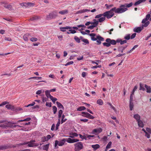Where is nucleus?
I'll return each instance as SVG.
<instances>
[{
  "label": "nucleus",
  "mask_w": 151,
  "mask_h": 151,
  "mask_svg": "<svg viewBox=\"0 0 151 151\" xmlns=\"http://www.w3.org/2000/svg\"><path fill=\"white\" fill-rule=\"evenodd\" d=\"M70 135L69 137L72 138H74L75 137H77L78 136V134L76 133L71 132L69 134Z\"/></svg>",
  "instance_id": "a211bd4d"
},
{
  "label": "nucleus",
  "mask_w": 151,
  "mask_h": 151,
  "mask_svg": "<svg viewBox=\"0 0 151 151\" xmlns=\"http://www.w3.org/2000/svg\"><path fill=\"white\" fill-rule=\"evenodd\" d=\"M49 144H46L43 146V150H47L49 149Z\"/></svg>",
  "instance_id": "c85d7f7f"
},
{
  "label": "nucleus",
  "mask_w": 151,
  "mask_h": 151,
  "mask_svg": "<svg viewBox=\"0 0 151 151\" xmlns=\"http://www.w3.org/2000/svg\"><path fill=\"white\" fill-rule=\"evenodd\" d=\"M81 114L82 116L85 117L88 119H92L94 118L93 116L87 112H83Z\"/></svg>",
  "instance_id": "0eeeda50"
},
{
  "label": "nucleus",
  "mask_w": 151,
  "mask_h": 151,
  "mask_svg": "<svg viewBox=\"0 0 151 151\" xmlns=\"http://www.w3.org/2000/svg\"><path fill=\"white\" fill-rule=\"evenodd\" d=\"M51 138V135L50 134L48 135L47 136V137L46 138V141H47L48 140L50 139Z\"/></svg>",
  "instance_id": "69168bd1"
},
{
  "label": "nucleus",
  "mask_w": 151,
  "mask_h": 151,
  "mask_svg": "<svg viewBox=\"0 0 151 151\" xmlns=\"http://www.w3.org/2000/svg\"><path fill=\"white\" fill-rule=\"evenodd\" d=\"M42 89L38 90L36 92V94L37 95H40L42 93Z\"/></svg>",
  "instance_id": "052dcab7"
},
{
  "label": "nucleus",
  "mask_w": 151,
  "mask_h": 151,
  "mask_svg": "<svg viewBox=\"0 0 151 151\" xmlns=\"http://www.w3.org/2000/svg\"><path fill=\"white\" fill-rule=\"evenodd\" d=\"M102 129L101 128L95 129L93 130V132L94 133H97L99 134L101 133L102 131Z\"/></svg>",
  "instance_id": "2eb2a0df"
},
{
  "label": "nucleus",
  "mask_w": 151,
  "mask_h": 151,
  "mask_svg": "<svg viewBox=\"0 0 151 151\" xmlns=\"http://www.w3.org/2000/svg\"><path fill=\"white\" fill-rule=\"evenodd\" d=\"M149 20V19L147 18L146 17L145 18H144L143 20H142V24H144L145 22H147L148 21V20Z\"/></svg>",
  "instance_id": "8fccbe9b"
},
{
  "label": "nucleus",
  "mask_w": 151,
  "mask_h": 151,
  "mask_svg": "<svg viewBox=\"0 0 151 151\" xmlns=\"http://www.w3.org/2000/svg\"><path fill=\"white\" fill-rule=\"evenodd\" d=\"M42 78L41 77H32L30 78H29V79H30L32 78V79H36L38 80V79H42Z\"/></svg>",
  "instance_id": "5fc2aeb1"
},
{
  "label": "nucleus",
  "mask_w": 151,
  "mask_h": 151,
  "mask_svg": "<svg viewBox=\"0 0 151 151\" xmlns=\"http://www.w3.org/2000/svg\"><path fill=\"white\" fill-rule=\"evenodd\" d=\"M146 0H139L135 3L134 4V5H137L140 4V3H141L144 2Z\"/></svg>",
  "instance_id": "5701e85b"
},
{
  "label": "nucleus",
  "mask_w": 151,
  "mask_h": 151,
  "mask_svg": "<svg viewBox=\"0 0 151 151\" xmlns=\"http://www.w3.org/2000/svg\"><path fill=\"white\" fill-rule=\"evenodd\" d=\"M124 38L125 40H129L130 39V34H128L126 35L124 37Z\"/></svg>",
  "instance_id": "f704fd0d"
},
{
  "label": "nucleus",
  "mask_w": 151,
  "mask_h": 151,
  "mask_svg": "<svg viewBox=\"0 0 151 151\" xmlns=\"http://www.w3.org/2000/svg\"><path fill=\"white\" fill-rule=\"evenodd\" d=\"M56 104H57V106L58 108L60 109H64V107L61 103L58 101H57L56 102Z\"/></svg>",
  "instance_id": "412c9836"
},
{
  "label": "nucleus",
  "mask_w": 151,
  "mask_h": 151,
  "mask_svg": "<svg viewBox=\"0 0 151 151\" xmlns=\"http://www.w3.org/2000/svg\"><path fill=\"white\" fill-rule=\"evenodd\" d=\"M145 87L146 89V92L148 93H150L151 91V88L150 86H148L146 84L145 85Z\"/></svg>",
  "instance_id": "aec40b11"
},
{
  "label": "nucleus",
  "mask_w": 151,
  "mask_h": 151,
  "mask_svg": "<svg viewBox=\"0 0 151 151\" xmlns=\"http://www.w3.org/2000/svg\"><path fill=\"white\" fill-rule=\"evenodd\" d=\"M134 117L136 120L137 122L140 120V116L138 114L134 115Z\"/></svg>",
  "instance_id": "b1692460"
},
{
  "label": "nucleus",
  "mask_w": 151,
  "mask_h": 151,
  "mask_svg": "<svg viewBox=\"0 0 151 151\" xmlns=\"http://www.w3.org/2000/svg\"><path fill=\"white\" fill-rule=\"evenodd\" d=\"M143 29V27H137L134 28L133 31L137 33H140Z\"/></svg>",
  "instance_id": "f8f14e48"
},
{
  "label": "nucleus",
  "mask_w": 151,
  "mask_h": 151,
  "mask_svg": "<svg viewBox=\"0 0 151 151\" xmlns=\"http://www.w3.org/2000/svg\"><path fill=\"white\" fill-rule=\"evenodd\" d=\"M92 40L93 41H96L97 45H100L101 43V42L104 40V37L101 36L100 35H98L96 36V37L92 38Z\"/></svg>",
  "instance_id": "39448f33"
},
{
  "label": "nucleus",
  "mask_w": 151,
  "mask_h": 151,
  "mask_svg": "<svg viewBox=\"0 0 151 151\" xmlns=\"http://www.w3.org/2000/svg\"><path fill=\"white\" fill-rule=\"evenodd\" d=\"M97 103L100 105H102L103 104V101L101 99H98L97 101Z\"/></svg>",
  "instance_id": "a19ab883"
},
{
  "label": "nucleus",
  "mask_w": 151,
  "mask_h": 151,
  "mask_svg": "<svg viewBox=\"0 0 151 151\" xmlns=\"http://www.w3.org/2000/svg\"><path fill=\"white\" fill-rule=\"evenodd\" d=\"M150 22L149 21L146 22L144 24H143L142 25V27H143V29L144 27H147L149 24Z\"/></svg>",
  "instance_id": "a878e982"
},
{
  "label": "nucleus",
  "mask_w": 151,
  "mask_h": 151,
  "mask_svg": "<svg viewBox=\"0 0 151 151\" xmlns=\"http://www.w3.org/2000/svg\"><path fill=\"white\" fill-rule=\"evenodd\" d=\"M74 39L76 42L78 43H79L81 42L80 39L76 36H75L74 37Z\"/></svg>",
  "instance_id": "e433bc0d"
},
{
  "label": "nucleus",
  "mask_w": 151,
  "mask_h": 151,
  "mask_svg": "<svg viewBox=\"0 0 151 151\" xmlns=\"http://www.w3.org/2000/svg\"><path fill=\"white\" fill-rule=\"evenodd\" d=\"M46 106H47L51 107L52 106V103L51 102H47L46 104Z\"/></svg>",
  "instance_id": "864d4df0"
},
{
  "label": "nucleus",
  "mask_w": 151,
  "mask_h": 151,
  "mask_svg": "<svg viewBox=\"0 0 151 151\" xmlns=\"http://www.w3.org/2000/svg\"><path fill=\"white\" fill-rule=\"evenodd\" d=\"M133 3L131 2L129 4H122L119 6V8H116L114 7L111 9V10L113 11L116 13L121 14L124 12L128 10L127 8H129L132 6Z\"/></svg>",
  "instance_id": "f03ea898"
},
{
  "label": "nucleus",
  "mask_w": 151,
  "mask_h": 151,
  "mask_svg": "<svg viewBox=\"0 0 151 151\" xmlns=\"http://www.w3.org/2000/svg\"><path fill=\"white\" fill-rule=\"evenodd\" d=\"M28 143H29V142H24L23 143H19V144L18 145L19 146L27 144H28Z\"/></svg>",
  "instance_id": "e2e57ef3"
},
{
  "label": "nucleus",
  "mask_w": 151,
  "mask_h": 151,
  "mask_svg": "<svg viewBox=\"0 0 151 151\" xmlns=\"http://www.w3.org/2000/svg\"><path fill=\"white\" fill-rule=\"evenodd\" d=\"M60 123H61V122H60V119H58L57 123V124L56 125V126L55 129V130H57L58 129V127L59 126Z\"/></svg>",
  "instance_id": "7c9ffc66"
},
{
  "label": "nucleus",
  "mask_w": 151,
  "mask_h": 151,
  "mask_svg": "<svg viewBox=\"0 0 151 151\" xmlns=\"http://www.w3.org/2000/svg\"><path fill=\"white\" fill-rule=\"evenodd\" d=\"M86 109L85 107L84 106H81L77 109V111H82Z\"/></svg>",
  "instance_id": "c756f323"
},
{
  "label": "nucleus",
  "mask_w": 151,
  "mask_h": 151,
  "mask_svg": "<svg viewBox=\"0 0 151 151\" xmlns=\"http://www.w3.org/2000/svg\"><path fill=\"white\" fill-rule=\"evenodd\" d=\"M58 13L56 11H54L46 16L47 20H50L56 18L58 16Z\"/></svg>",
  "instance_id": "20e7f679"
},
{
  "label": "nucleus",
  "mask_w": 151,
  "mask_h": 151,
  "mask_svg": "<svg viewBox=\"0 0 151 151\" xmlns=\"http://www.w3.org/2000/svg\"><path fill=\"white\" fill-rule=\"evenodd\" d=\"M88 35L90 36H91V40H92V38L95 37H95L96 36V34L95 33H91V34L89 33V34H88Z\"/></svg>",
  "instance_id": "de8ad7c7"
},
{
  "label": "nucleus",
  "mask_w": 151,
  "mask_h": 151,
  "mask_svg": "<svg viewBox=\"0 0 151 151\" xmlns=\"http://www.w3.org/2000/svg\"><path fill=\"white\" fill-rule=\"evenodd\" d=\"M75 148L80 150L83 148V143L81 142H78L74 144Z\"/></svg>",
  "instance_id": "6e6552de"
},
{
  "label": "nucleus",
  "mask_w": 151,
  "mask_h": 151,
  "mask_svg": "<svg viewBox=\"0 0 151 151\" xmlns=\"http://www.w3.org/2000/svg\"><path fill=\"white\" fill-rule=\"evenodd\" d=\"M5 40H7V41H12L10 37H5Z\"/></svg>",
  "instance_id": "338daca9"
},
{
  "label": "nucleus",
  "mask_w": 151,
  "mask_h": 151,
  "mask_svg": "<svg viewBox=\"0 0 151 151\" xmlns=\"http://www.w3.org/2000/svg\"><path fill=\"white\" fill-rule=\"evenodd\" d=\"M14 109L13 110V111H15L16 112L17 111H21V110H22V108H16L14 106Z\"/></svg>",
  "instance_id": "37998d69"
},
{
  "label": "nucleus",
  "mask_w": 151,
  "mask_h": 151,
  "mask_svg": "<svg viewBox=\"0 0 151 151\" xmlns=\"http://www.w3.org/2000/svg\"><path fill=\"white\" fill-rule=\"evenodd\" d=\"M17 123L13 122H9L6 124H8V127L12 129H13L14 127H17V126L15 124Z\"/></svg>",
  "instance_id": "1a4fd4ad"
},
{
  "label": "nucleus",
  "mask_w": 151,
  "mask_h": 151,
  "mask_svg": "<svg viewBox=\"0 0 151 151\" xmlns=\"http://www.w3.org/2000/svg\"><path fill=\"white\" fill-rule=\"evenodd\" d=\"M108 104L110 106V107L112 109L115 111H116L115 108L113 106L112 104L110 103H108Z\"/></svg>",
  "instance_id": "49530a36"
},
{
  "label": "nucleus",
  "mask_w": 151,
  "mask_h": 151,
  "mask_svg": "<svg viewBox=\"0 0 151 151\" xmlns=\"http://www.w3.org/2000/svg\"><path fill=\"white\" fill-rule=\"evenodd\" d=\"M29 34H26L23 36V39L25 41H27L28 40V37L29 36Z\"/></svg>",
  "instance_id": "473e14b6"
},
{
  "label": "nucleus",
  "mask_w": 151,
  "mask_h": 151,
  "mask_svg": "<svg viewBox=\"0 0 151 151\" xmlns=\"http://www.w3.org/2000/svg\"><path fill=\"white\" fill-rule=\"evenodd\" d=\"M105 41L106 42H104L102 43L104 46L109 47L111 45H115L116 43H120L121 45H122L127 42V41L126 40H122L120 39H118L115 40H111L110 38H107Z\"/></svg>",
  "instance_id": "f257e3e1"
},
{
  "label": "nucleus",
  "mask_w": 151,
  "mask_h": 151,
  "mask_svg": "<svg viewBox=\"0 0 151 151\" xmlns=\"http://www.w3.org/2000/svg\"><path fill=\"white\" fill-rule=\"evenodd\" d=\"M65 141H66V139H63L60 142L57 140H55L54 145L55 148H58V147L57 146L58 145L59 146H62L64 145Z\"/></svg>",
  "instance_id": "423d86ee"
},
{
  "label": "nucleus",
  "mask_w": 151,
  "mask_h": 151,
  "mask_svg": "<svg viewBox=\"0 0 151 151\" xmlns=\"http://www.w3.org/2000/svg\"><path fill=\"white\" fill-rule=\"evenodd\" d=\"M79 141L78 139H72L70 138H69L66 139V142L70 143H74Z\"/></svg>",
  "instance_id": "9d476101"
},
{
  "label": "nucleus",
  "mask_w": 151,
  "mask_h": 151,
  "mask_svg": "<svg viewBox=\"0 0 151 151\" xmlns=\"http://www.w3.org/2000/svg\"><path fill=\"white\" fill-rule=\"evenodd\" d=\"M93 21L94 23V25L95 27H97L99 24V21L95 19H93Z\"/></svg>",
  "instance_id": "72a5a7b5"
},
{
  "label": "nucleus",
  "mask_w": 151,
  "mask_h": 151,
  "mask_svg": "<svg viewBox=\"0 0 151 151\" xmlns=\"http://www.w3.org/2000/svg\"><path fill=\"white\" fill-rule=\"evenodd\" d=\"M138 88V86L137 85L135 86L134 88H133L131 93H132V94H134V93L135 91H136Z\"/></svg>",
  "instance_id": "a18cd8bd"
},
{
  "label": "nucleus",
  "mask_w": 151,
  "mask_h": 151,
  "mask_svg": "<svg viewBox=\"0 0 151 151\" xmlns=\"http://www.w3.org/2000/svg\"><path fill=\"white\" fill-rule=\"evenodd\" d=\"M90 11V9H83V10H79V11H78L76 12V14H81V13H83L86 12H89Z\"/></svg>",
  "instance_id": "dca6fc26"
},
{
  "label": "nucleus",
  "mask_w": 151,
  "mask_h": 151,
  "mask_svg": "<svg viewBox=\"0 0 151 151\" xmlns=\"http://www.w3.org/2000/svg\"><path fill=\"white\" fill-rule=\"evenodd\" d=\"M5 107L8 109H11L12 110L14 109V106L10 104H7L6 105Z\"/></svg>",
  "instance_id": "4be33fe9"
},
{
  "label": "nucleus",
  "mask_w": 151,
  "mask_h": 151,
  "mask_svg": "<svg viewBox=\"0 0 151 151\" xmlns=\"http://www.w3.org/2000/svg\"><path fill=\"white\" fill-rule=\"evenodd\" d=\"M100 147V145L97 144L92 145V147L94 149V150H96L97 149L99 148Z\"/></svg>",
  "instance_id": "cd10ccee"
},
{
  "label": "nucleus",
  "mask_w": 151,
  "mask_h": 151,
  "mask_svg": "<svg viewBox=\"0 0 151 151\" xmlns=\"http://www.w3.org/2000/svg\"><path fill=\"white\" fill-rule=\"evenodd\" d=\"M105 17H100L98 19L99 22H102L105 20Z\"/></svg>",
  "instance_id": "4c0bfd02"
},
{
  "label": "nucleus",
  "mask_w": 151,
  "mask_h": 151,
  "mask_svg": "<svg viewBox=\"0 0 151 151\" xmlns=\"http://www.w3.org/2000/svg\"><path fill=\"white\" fill-rule=\"evenodd\" d=\"M69 31L70 32V33L73 34H74L76 32V31L75 30L71 29H69Z\"/></svg>",
  "instance_id": "bf43d9fd"
},
{
  "label": "nucleus",
  "mask_w": 151,
  "mask_h": 151,
  "mask_svg": "<svg viewBox=\"0 0 151 151\" xmlns=\"http://www.w3.org/2000/svg\"><path fill=\"white\" fill-rule=\"evenodd\" d=\"M50 97L51 98H50V99L52 101L53 103H55V101L57 100L56 98H54L52 96V97L51 96Z\"/></svg>",
  "instance_id": "79ce46f5"
},
{
  "label": "nucleus",
  "mask_w": 151,
  "mask_h": 151,
  "mask_svg": "<svg viewBox=\"0 0 151 151\" xmlns=\"http://www.w3.org/2000/svg\"><path fill=\"white\" fill-rule=\"evenodd\" d=\"M111 144L112 143L110 141L109 142L107 146H106V149L110 148L111 147Z\"/></svg>",
  "instance_id": "c03bdc74"
},
{
  "label": "nucleus",
  "mask_w": 151,
  "mask_h": 151,
  "mask_svg": "<svg viewBox=\"0 0 151 151\" xmlns=\"http://www.w3.org/2000/svg\"><path fill=\"white\" fill-rule=\"evenodd\" d=\"M113 4H110V5H109L107 4H105V6L106 7V8L107 9H109V8L110 7H111L113 6Z\"/></svg>",
  "instance_id": "3c124183"
},
{
  "label": "nucleus",
  "mask_w": 151,
  "mask_h": 151,
  "mask_svg": "<svg viewBox=\"0 0 151 151\" xmlns=\"http://www.w3.org/2000/svg\"><path fill=\"white\" fill-rule=\"evenodd\" d=\"M145 84L143 83H140L139 90H142L143 91H144L145 90Z\"/></svg>",
  "instance_id": "f3484780"
},
{
  "label": "nucleus",
  "mask_w": 151,
  "mask_h": 151,
  "mask_svg": "<svg viewBox=\"0 0 151 151\" xmlns=\"http://www.w3.org/2000/svg\"><path fill=\"white\" fill-rule=\"evenodd\" d=\"M11 147V146L8 145H1L0 146V150H5Z\"/></svg>",
  "instance_id": "4468645a"
},
{
  "label": "nucleus",
  "mask_w": 151,
  "mask_h": 151,
  "mask_svg": "<svg viewBox=\"0 0 151 151\" xmlns=\"http://www.w3.org/2000/svg\"><path fill=\"white\" fill-rule=\"evenodd\" d=\"M137 122L139 127H144V124L141 120H139L137 121Z\"/></svg>",
  "instance_id": "393cba45"
},
{
  "label": "nucleus",
  "mask_w": 151,
  "mask_h": 151,
  "mask_svg": "<svg viewBox=\"0 0 151 151\" xmlns=\"http://www.w3.org/2000/svg\"><path fill=\"white\" fill-rule=\"evenodd\" d=\"M4 7L7 8L9 10H11L12 8V6L10 4H5L4 6Z\"/></svg>",
  "instance_id": "bb28decb"
},
{
  "label": "nucleus",
  "mask_w": 151,
  "mask_h": 151,
  "mask_svg": "<svg viewBox=\"0 0 151 151\" xmlns=\"http://www.w3.org/2000/svg\"><path fill=\"white\" fill-rule=\"evenodd\" d=\"M127 45L124 46H119L118 48V50L119 52H121L122 53L123 52V51L127 47Z\"/></svg>",
  "instance_id": "9b49d317"
},
{
  "label": "nucleus",
  "mask_w": 151,
  "mask_h": 151,
  "mask_svg": "<svg viewBox=\"0 0 151 151\" xmlns=\"http://www.w3.org/2000/svg\"><path fill=\"white\" fill-rule=\"evenodd\" d=\"M134 94H132V93H131L130 97V101L129 102H132V101H133V96L132 95Z\"/></svg>",
  "instance_id": "680f3d73"
},
{
  "label": "nucleus",
  "mask_w": 151,
  "mask_h": 151,
  "mask_svg": "<svg viewBox=\"0 0 151 151\" xmlns=\"http://www.w3.org/2000/svg\"><path fill=\"white\" fill-rule=\"evenodd\" d=\"M50 92L49 91V90H46L45 91V95L47 96V98H48L50 99V98H51L50 97L52 96L50 95Z\"/></svg>",
  "instance_id": "6ab92c4d"
},
{
  "label": "nucleus",
  "mask_w": 151,
  "mask_h": 151,
  "mask_svg": "<svg viewBox=\"0 0 151 151\" xmlns=\"http://www.w3.org/2000/svg\"><path fill=\"white\" fill-rule=\"evenodd\" d=\"M130 102V104H129V107L130 108V110L131 111H132L133 109V107H134L133 103L132 102Z\"/></svg>",
  "instance_id": "c9c22d12"
},
{
  "label": "nucleus",
  "mask_w": 151,
  "mask_h": 151,
  "mask_svg": "<svg viewBox=\"0 0 151 151\" xmlns=\"http://www.w3.org/2000/svg\"><path fill=\"white\" fill-rule=\"evenodd\" d=\"M35 140H31L29 142H29V143L27 145V146L29 147H33L34 146H36V145H35V144L34 143V142H35Z\"/></svg>",
  "instance_id": "ddd939ff"
},
{
  "label": "nucleus",
  "mask_w": 151,
  "mask_h": 151,
  "mask_svg": "<svg viewBox=\"0 0 151 151\" xmlns=\"http://www.w3.org/2000/svg\"><path fill=\"white\" fill-rule=\"evenodd\" d=\"M48 98H46V97H43L42 98V101L43 102H44L45 101H47Z\"/></svg>",
  "instance_id": "0e129e2a"
},
{
  "label": "nucleus",
  "mask_w": 151,
  "mask_h": 151,
  "mask_svg": "<svg viewBox=\"0 0 151 151\" xmlns=\"http://www.w3.org/2000/svg\"><path fill=\"white\" fill-rule=\"evenodd\" d=\"M146 131L150 133H151V129L150 128L147 127L146 129Z\"/></svg>",
  "instance_id": "774afa93"
},
{
  "label": "nucleus",
  "mask_w": 151,
  "mask_h": 151,
  "mask_svg": "<svg viewBox=\"0 0 151 151\" xmlns=\"http://www.w3.org/2000/svg\"><path fill=\"white\" fill-rule=\"evenodd\" d=\"M39 19V17L38 16H34L30 19L31 21H34Z\"/></svg>",
  "instance_id": "58836bf2"
},
{
  "label": "nucleus",
  "mask_w": 151,
  "mask_h": 151,
  "mask_svg": "<svg viewBox=\"0 0 151 151\" xmlns=\"http://www.w3.org/2000/svg\"><path fill=\"white\" fill-rule=\"evenodd\" d=\"M96 27L94 25H91L89 26H88L87 28L91 29H93L94 27Z\"/></svg>",
  "instance_id": "4d7b16f0"
},
{
  "label": "nucleus",
  "mask_w": 151,
  "mask_h": 151,
  "mask_svg": "<svg viewBox=\"0 0 151 151\" xmlns=\"http://www.w3.org/2000/svg\"><path fill=\"white\" fill-rule=\"evenodd\" d=\"M79 136H80V137L82 139H85L86 140L87 139L86 138V137H85V135L82 136L81 134H79Z\"/></svg>",
  "instance_id": "6e6d98bb"
},
{
  "label": "nucleus",
  "mask_w": 151,
  "mask_h": 151,
  "mask_svg": "<svg viewBox=\"0 0 151 151\" xmlns=\"http://www.w3.org/2000/svg\"><path fill=\"white\" fill-rule=\"evenodd\" d=\"M30 40L32 42H35L37 40V39L35 37H32L30 39Z\"/></svg>",
  "instance_id": "603ef678"
},
{
  "label": "nucleus",
  "mask_w": 151,
  "mask_h": 151,
  "mask_svg": "<svg viewBox=\"0 0 151 151\" xmlns=\"http://www.w3.org/2000/svg\"><path fill=\"white\" fill-rule=\"evenodd\" d=\"M82 41L86 44H89V41L87 39H83Z\"/></svg>",
  "instance_id": "09e8293b"
},
{
  "label": "nucleus",
  "mask_w": 151,
  "mask_h": 151,
  "mask_svg": "<svg viewBox=\"0 0 151 151\" xmlns=\"http://www.w3.org/2000/svg\"><path fill=\"white\" fill-rule=\"evenodd\" d=\"M52 109L53 110V113L55 114L57 111V109L55 106H52Z\"/></svg>",
  "instance_id": "ea45409f"
},
{
  "label": "nucleus",
  "mask_w": 151,
  "mask_h": 151,
  "mask_svg": "<svg viewBox=\"0 0 151 151\" xmlns=\"http://www.w3.org/2000/svg\"><path fill=\"white\" fill-rule=\"evenodd\" d=\"M113 11L111 10V9L109 11H106L103 14H100L96 15L95 18H100L102 16L106 17L107 19H109L112 17L114 15V14L113 12Z\"/></svg>",
  "instance_id": "7ed1b4c3"
},
{
  "label": "nucleus",
  "mask_w": 151,
  "mask_h": 151,
  "mask_svg": "<svg viewBox=\"0 0 151 151\" xmlns=\"http://www.w3.org/2000/svg\"><path fill=\"white\" fill-rule=\"evenodd\" d=\"M68 13V10H63L59 12V13L61 14H64Z\"/></svg>",
  "instance_id": "2f4dec72"
},
{
  "label": "nucleus",
  "mask_w": 151,
  "mask_h": 151,
  "mask_svg": "<svg viewBox=\"0 0 151 151\" xmlns=\"http://www.w3.org/2000/svg\"><path fill=\"white\" fill-rule=\"evenodd\" d=\"M136 34H137L136 33H134L133 34H132L130 37V38L131 39H132L134 38L136 36Z\"/></svg>",
  "instance_id": "13d9d810"
}]
</instances>
